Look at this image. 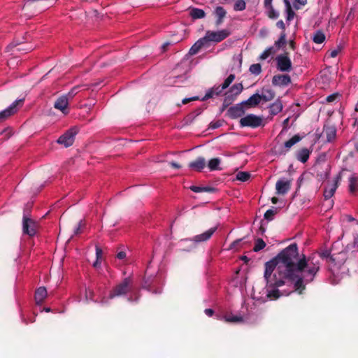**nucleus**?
<instances>
[{"label": "nucleus", "instance_id": "obj_1", "mask_svg": "<svg viewBox=\"0 0 358 358\" xmlns=\"http://www.w3.org/2000/svg\"><path fill=\"white\" fill-rule=\"evenodd\" d=\"M264 278L269 287L266 296L270 300H277L283 295L278 289L287 283L294 285V291L301 294L306 284L312 282L320 270V261L315 256L299 257L296 243L290 244L276 257L264 264Z\"/></svg>", "mask_w": 358, "mask_h": 358}, {"label": "nucleus", "instance_id": "obj_2", "mask_svg": "<svg viewBox=\"0 0 358 358\" xmlns=\"http://www.w3.org/2000/svg\"><path fill=\"white\" fill-rule=\"evenodd\" d=\"M133 280L131 277H127L124 280L116 285L109 293V299L124 296L132 290Z\"/></svg>", "mask_w": 358, "mask_h": 358}, {"label": "nucleus", "instance_id": "obj_3", "mask_svg": "<svg viewBox=\"0 0 358 358\" xmlns=\"http://www.w3.org/2000/svg\"><path fill=\"white\" fill-rule=\"evenodd\" d=\"M79 129L77 127H73L68 129L57 141L59 144L64 145L68 148L73 145L75 141V136L78 133Z\"/></svg>", "mask_w": 358, "mask_h": 358}, {"label": "nucleus", "instance_id": "obj_4", "mask_svg": "<svg viewBox=\"0 0 358 358\" xmlns=\"http://www.w3.org/2000/svg\"><path fill=\"white\" fill-rule=\"evenodd\" d=\"M239 122L241 127L257 128L264 125L262 118L254 114L247 115L242 117Z\"/></svg>", "mask_w": 358, "mask_h": 358}, {"label": "nucleus", "instance_id": "obj_5", "mask_svg": "<svg viewBox=\"0 0 358 358\" xmlns=\"http://www.w3.org/2000/svg\"><path fill=\"white\" fill-rule=\"evenodd\" d=\"M230 35L227 29H222L218 31H207L203 36L206 43L208 42L220 43Z\"/></svg>", "mask_w": 358, "mask_h": 358}, {"label": "nucleus", "instance_id": "obj_6", "mask_svg": "<svg viewBox=\"0 0 358 358\" xmlns=\"http://www.w3.org/2000/svg\"><path fill=\"white\" fill-rule=\"evenodd\" d=\"M38 227V224L36 222L24 215L22 222V231L24 234L33 237L36 234Z\"/></svg>", "mask_w": 358, "mask_h": 358}, {"label": "nucleus", "instance_id": "obj_7", "mask_svg": "<svg viewBox=\"0 0 358 358\" xmlns=\"http://www.w3.org/2000/svg\"><path fill=\"white\" fill-rule=\"evenodd\" d=\"M277 68L282 72H289L292 70V62L286 55H280L276 57Z\"/></svg>", "mask_w": 358, "mask_h": 358}, {"label": "nucleus", "instance_id": "obj_8", "mask_svg": "<svg viewBox=\"0 0 358 358\" xmlns=\"http://www.w3.org/2000/svg\"><path fill=\"white\" fill-rule=\"evenodd\" d=\"M345 171V170H342L335 178L334 184H332L329 187L325 188L324 191V199H329L334 194L337 187H338V184L342 179L343 174Z\"/></svg>", "mask_w": 358, "mask_h": 358}, {"label": "nucleus", "instance_id": "obj_9", "mask_svg": "<svg viewBox=\"0 0 358 358\" xmlns=\"http://www.w3.org/2000/svg\"><path fill=\"white\" fill-rule=\"evenodd\" d=\"M244 107H245V106L243 103V101L240 103H237L233 106H231L227 110V115L231 119H236L240 117L245 113Z\"/></svg>", "mask_w": 358, "mask_h": 358}, {"label": "nucleus", "instance_id": "obj_10", "mask_svg": "<svg viewBox=\"0 0 358 358\" xmlns=\"http://www.w3.org/2000/svg\"><path fill=\"white\" fill-rule=\"evenodd\" d=\"M69 99L65 94L58 97L54 103V108L60 110L64 115H67L69 113Z\"/></svg>", "mask_w": 358, "mask_h": 358}, {"label": "nucleus", "instance_id": "obj_11", "mask_svg": "<svg viewBox=\"0 0 358 358\" xmlns=\"http://www.w3.org/2000/svg\"><path fill=\"white\" fill-rule=\"evenodd\" d=\"M24 101V99H18L14 101L8 108L0 112V122L4 121L8 117L13 115L16 111V106L18 104H22Z\"/></svg>", "mask_w": 358, "mask_h": 358}, {"label": "nucleus", "instance_id": "obj_12", "mask_svg": "<svg viewBox=\"0 0 358 358\" xmlns=\"http://www.w3.org/2000/svg\"><path fill=\"white\" fill-rule=\"evenodd\" d=\"M292 185V180H284L280 179L278 180L275 184V189H276V193L278 194H287Z\"/></svg>", "mask_w": 358, "mask_h": 358}, {"label": "nucleus", "instance_id": "obj_13", "mask_svg": "<svg viewBox=\"0 0 358 358\" xmlns=\"http://www.w3.org/2000/svg\"><path fill=\"white\" fill-rule=\"evenodd\" d=\"M217 229V227H212L206 231L194 236L192 240L196 243L206 242L212 237L213 234L216 231Z\"/></svg>", "mask_w": 358, "mask_h": 358}, {"label": "nucleus", "instance_id": "obj_14", "mask_svg": "<svg viewBox=\"0 0 358 358\" xmlns=\"http://www.w3.org/2000/svg\"><path fill=\"white\" fill-rule=\"evenodd\" d=\"M289 83H291V78L287 74L275 75L272 79V84L276 86H287Z\"/></svg>", "mask_w": 358, "mask_h": 358}, {"label": "nucleus", "instance_id": "obj_15", "mask_svg": "<svg viewBox=\"0 0 358 358\" xmlns=\"http://www.w3.org/2000/svg\"><path fill=\"white\" fill-rule=\"evenodd\" d=\"M323 134L327 142H332L336 136V129L334 125L325 124L323 127Z\"/></svg>", "mask_w": 358, "mask_h": 358}, {"label": "nucleus", "instance_id": "obj_16", "mask_svg": "<svg viewBox=\"0 0 358 358\" xmlns=\"http://www.w3.org/2000/svg\"><path fill=\"white\" fill-rule=\"evenodd\" d=\"M206 165V162L204 157H199L194 161L189 163L188 166L196 171H201Z\"/></svg>", "mask_w": 358, "mask_h": 358}, {"label": "nucleus", "instance_id": "obj_17", "mask_svg": "<svg viewBox=\"0 0 358 358\" xmlns=\"http://www.w3.org/2000/svg\"><path fill=\"white\" fill-rule=\"evenodd\" d=\"M224 89L222 85L213 87L206 92L205 96L201 99V101H204L208 99L213 98L214 96L220 95Z\"/></svg>", "mask_w": 358, "mask_h": 358}, {"label": "nucleus", "instance_id": "obj_18", "mask_svg": "<svg viewBox=\"0 0 358 358\" xmlns=\"http://www.w3.org/2000/svg\"><path fill=\"white\" fill-rule=\"evenodd\" d=\"M214 15L216 17L215 25H221L227 15V11L222 6H217L214 10Z\"/></svg>", "mask_w": 358, "mask_h": 358}, {"label": "nucleus", "instance_id": "obj_19", "mask_svg": "<svg viewBox=\"0 0 358 358\" xmlns=\"http://www.w3.org/2000/svg\"><path fill=\"white\" fill-rule=\"evenodd\" d=\"M261 96L258 93H255L252 95L248 99L243 101L247 108H253L257 106L261 102Z\"/></svg>", "mask_w": 358, "mask_h": 358}, {"label": "nucleus", "instance_id": "obj_20", "mask_svg": "<svg viewBox=\"0 0 358 358\" xmlns=\"http://www.w3.org/2000/svg\"><path fill=\"white\" fill-rule=\"evenodd\" d=\"M47 290L45 287H40L35 292L34 299L37 304H41L47 296Z\"/></svg>", "mask_w": 358, "mask_h": 358}, {"label": "nucleus", "instance_id": "obj_21", "mask_svg": "<svg viewBox=\"0 0 358 358\" xmlns=\"http://www.w3.org/2000/svg\"><path fill=\"white\" fill-rule=\"evenodd\" d=\"M348 189L350 194H354L358 190V176L353 173L349 178Z\"/></svg>", "mask_w": 358, "mask_h": 358}, {"label": "nucleus", "instance_id": "obj_22", "mask_svg": "<svg viewBox=\"0 0 358 358\" xmlns=\"http://www.w3.org/2000/svg\"><path fill=\"white\" fill-rule=\"evenodd\" d=\"M206 42L204 38H199L189 49V54L190 55H194L197 54L200 50L206 45Z\"/></svg>", "mask_w": 358, "mask_h": 358}, {"label": "nucleus", "instance_id": "obj_23", "mask_svg": "<svg viewBox=\"0 0 358 358\" xmlns=\"http://www.w3.org/2000/svg\"><path fill=\"white\" fill-rule=\"evenodd\" d=\"M302 139V137L300 136L299 134L294 135L293 137H292L289 140L287 141L284 143V148L285 150H282V153H285L296 143L299 142Z\"/></svg>", "mask_w": 358, "mask_h": 358}, {"label": "nucleus", "instance_id": "obj_24", "mask_svg": "<svg viewBox=\"0 0 358 358\" xmlns=\"http://www.w3.org/2000/svg\"><path fill=\"white\" fill-rule=\"evenodd\" d=\"M310 151L308 148H301L296 152V158L302 163H306L310 157Z\"/></svg>", "mask_w": 358, "mask_h": 358}, {"label": "nucleus", "instance_id": "obj_25", "mask_svg": "<svg viewBox=\"0 0 358 358\" xmlns=\"http://www.w3.org/2000/svg\"><path fill=\"white\" fill-rule=\"evenodd\" d=\"M189 15L194 20L201 19L206 16L204 10L198 8L189 7Z\"/></svg>", "mask_w": 358, "mask_h": 358}, {"label": "nucleus", "instance_id": "obj_26", "mask_svg": "<svg viewBox=\"0 0 358 358\" xmlns=\"http://www.w3.org/2000/svg\"><path fill=\"white\" fill-rule=\"evenodd\" d=\"M283 108V106L282 101L278 99L274 103L270 105L269 106V113L273 116L282 111Z\"/></svg>", "mask_w": 358, "mask_h": 358}, {"label": "nucleus", "instance_id": "obj_27", "mask_svg": "<svg viewBox=\"0 0 358 358\" xmlns=\"http://www.w3.org/2000/svg\"><path fill=\"white\" fill-rule=\"evenodd\" d=\"M221 163V159L220 158H213L209 160L207 166L210 171H216L221 170L220 168V164Z\"/></svg>", "mask_w": 358, "mask_h": 358}, {"label": "nucleus", "instance_id": "obj_28", "mask_svg": "<svg viewBox=\"0 0 358 358\" xmlns=\"http://www.w3.org/2000/svg\"><path fill=\"white\" fill-rule=\"evenodd\" d=\"M261 100L269 101L274 99L275 92L271 89L264 90L263 93L260 94Z\"/></svg>", "mask_w": 358, "mask_h": 358}, {"label": "nucleus", "instance_id": "obj_29", "mask_svg": "<svg viewBox=\"0 0 358 358\" xmlns=\"http://www.w3.org/2000/svg\"><path fill=\"white\" fill-rule=\"evenodd\" d=\"M223 319H224V322H226L238 323V322H243V317L238 316V315H225L223 317Z\"/></svg>", "mask_w": 358, "mask_h": 358}, {"label": "nucleus", "instance_id": "obj_30", "mask_svg": "<svg viewBox=\"0 0 358 358\" xmlns=\"http://www.w3.org/2000/svg\"><path fill=\"white\" fill-rule=\"evenodd\" d=\"M325 40V35L324 32L321 30L317 31L313 36V41L314 43L320 44L323 43Z\"/></svg>", "mask_w": 358, "mask_h": 358}, {"label": "nucleus", "instance_id": "obj_31", "mask_svg": "<svg viewBox=\"0 0 358 358\" xmlns=\"http://www.w3.org/2000/svg\"><path fill=\"white\" fill-rule=\"evenodd\" d=\"M276 48L274 46H271L266 48L259 56L260 60L266 59L270 55L276 52Z\"/></svg>", "mask_w": 358, "mask_h": 358}, {"label": "nucleus", "instance_id": "obj_32", "mask_svg": "<svg viewBox=\"0 0 358 358\" xmlns=\"http://www.w3.org/2000/svg\"><path fill=\"white\" fill-rule=\"evenodd\" d=\"M243 90V85L241 83H236L232 85L229 90V92L232 93L234 97L241 93Z\"/></svg>", "mask_w": 358, "mask_h": 358}, {"label": "nucleus", "instance_id": "obj_33", "mask_svg": "<svg viewBox=\"0 0 358 358\" xmlns=\"http://www.w3.org/2000/svg\"><path fill=\"white\" fill-rule=\"evenodd\" d=\"M20 45H21V43L13 42L12 43H10V47L11 48H16V50L19 52H20V51L28 52V51H31V50H33V48L31 46L27 47V45H23L22 47L21 46L17 47V46H20Z\"/></svg>", "mask_w": 358, "mask_h": 358}, {"label": "nucleus", "instance_id": "obj_34", "mask_svg": "<svg viewBox=\"0 0 358 358\" xmlns=\"http://www.w3.org/2000/svg\"><path fill=\"white\" fill-rule=\"evenodd\" d=\"M286 44V34L283 31L281 33L280 36L278 41L275 42V48L277 49H280L283 47Z\"/></svg>", "mask_w": 358, "mask_h": 358}, {"label": "nucleus", "instance_id": "obj_35", "mask_svg": "<svg viewBox=\"0 0 358 358\" xmlns=\"http://www.w3.org/2000/svg\"><path fill=\"white\" fill-rule=\"evenodd\" d=\"M250 173L246 171H240L236 174V179L241 182H246L250 178Z\"/></svg>", "mask_w": 358, "mask_h": 358}, {"label": "nucleus", "instance_id": "obj_36", "mask_svg": "<svg viewBox=\"0 0 358 358\" xmlns=\"http://www.w3.org/2000/svg\"><path fill=\"white\" fill-rule=\"evenodd\" d=\"M278 213V209L276 208H273L271 209H268L264 213V219L268 221H271L273 220L274 215Z\"/></svg>", "mask_w": 358, "mask_h": 358}, {"label": "nucleus", "instance_id": "obj_37", "mask_svg": "<svg viewBox=\"0 0 358 358\" xmlns=\"http://www.w3.org/2000/svg\"><path fill=\"white\" fill-rule=\"evenodd\" d=\"M246 8V3L244 0H237L234 4V10L235 11H242Z\"/></svg>", "mask_w": 358, "mask_h": 358}, {"label": "nucleus", "instance_id": "obj_38", "mask_svg": "<svg viewBox=\"0 0 358 358\" xmlns=\"http://www.w3.org/2000/svg\"><path fill=\"white\" fill-rule=\"evenodd\" d=\"M265 246H266V243L264 241V240L262 238H259L255 241V244L253 250L255 252H259L261 250L264 249L265 248Z\"/></svg>", "mask_w": 358, "mask_h": 358}, {"label": "nucleus", "instance_id": "obj_39", "mask_svg": "<svg viewBox=\"0 0 358 358\" xmlns=\"http://www.w3.org/2000/svg\"><path fill=\"white\" fill-rule=\"evenodd\" d=\"M234 100L235 97L233 95H227L222 103V111L225 110Z\"/></svg>", "mask_w": 358, "mask_h": 358}, {"label": "nucleus", "instance_id": "obj_40", "mask_svg": "<svg viewBox=\"0 0 358 358\" xmlns=\"http://www.w3.org/2000/svg\"><path fill=\"white\" fill-rule=\"evenodd\" d=\"M284 2L287 7V20L289 21L294 18L295 13L293 11V10L292 9L289 1L288 0H284Z\"/></svg>", "mask_w": 358, "mask_h": 358}, {"label": "nucleus", "instance_id": "obj_41", "mask_svg": "<svg viewBox=\"0 0 358 358\" xmlns=\"http://www.w3.org/2000/svg\"><path fill=\"white\" fill-rule=\"evenodd\" d=\"M83 86L81 85H76L75 87H73L67 94H66L65 95L66 96H68V98L69 99V100H71L73 99V98L79 92V90L80 87H82Z\"/></svg>", "mask_w": 358, "mask_h": 358}, {"label": "nucleus", "instance_id": "obj_42", "mask_svg": "<svg viewBox=\"0 0 358 358\" xmlns=\"http://www.w3.org/2000/svg\"><path fill=\"white\" fill-rule=\"evenodd\" d=\"M266 9L268 10V17L271 19H276L278 17L279 14L273 8V5H271V6H264Z\"/></svg>", "mask_w": 358, "mask_h": 358}, {"label": "nucleus", "instance_id": "obj_43", "mask_svg": "<svg viewBox=\"0 0 358 358\" xmlns=\"http://www.w3.org/2000/svg\"><path fill=\"white\" fill-rule=\"evenodd\" d=\"M250 71L255 75H259L262 72V66L260 64H254L250 66Z\"/></svg>", "mask_w": 358, "mask_h": 358}, {"label": "nucleus", "instance_id": "obj_44", "mask_svg": "<svg viewBox=\"0 0 358 358\" xmlns=\"http://www.w3.org/2000/svg\"><path fill=\"white\" fill-rule=\"evenodd\" d=\"M235 79V75L234 74H230L224 81L222 83L223 88L227 89L230 84Z\"/></svg>", "mask_w": 358, "mask_h": 358}, {"label": "nucleus", "instance_id": "obj_45", "mask_svg": "<svg viewBox=\"0 0 358 358\" xmlns=\"http://www.w3.org/2000/svg\"><path fill=\"white\" fill-rule=\"evenodd\" d=\"M84 226H85V223H84L83 220H80L78 222V226L74 229V234L77 235V234H80L82 232V229L84 227Z\"/></svg>", "mask_w": 358, "mask_h": 358}, {"label": "nucleus", "instance_id": "obj_46", "mask_svg": "<svg viewBox=\"0 0 358 358\" xmlns=\"http://www.w3.org/2000/svg\"><path fill=\"white\" fill-rule=\"evenodd\" d=\"M338 96V93H334V94H330L327 96L326 101L329 103L333 102L334 101H335L337 99Z\"/></svg>", "mask_w": 358, "mask_h": 358}, {"label": "nucleus", "instance_id": "obj_47", "mask_svg": "<svg viewBox=\"0 0 358 358\" xmlns=\"http://www.w3.org/2000/svg\"><path fill=\"white\" fill-rule=\"evenodd\" d=\"M199 96H193V97H191V98H185V99H182V103L183 104H187V103H188L189 102H190L192 101H196V100H199Z\"/></svg>", "mask_w": 358, "mask_h": 358}, {"label": "nucleus", "instance_id": "obj_48", "mask_svg": "<svg viewBox=\"0 0 358 358\" xmlns=\"http://www.w3.org/2000/svg\"><path fill=\"white\" fill-rule=\"evenodd\" d=\"M189 189L194 192H196V193H199V192H203V189H202V187H200V186H194V185H192L189 187Z\"/></svg>", "mask_w": 358, "mask_h": 358}, {"label": "nucleus", "instance_id": "obj_49", "mask_svg": "<svg viewBox=\"0 0 358 358\" xmlns=\"http://www.w3.org/2000/svg\"><path fill=\"white\" fill-rule=\"evenodd\" d=\"M202 189H203V192H208V193H213L216 191V189L215 187H209V186L202 187Z\"/></svg>", "mask_w": 358, "mask_h": 358}, {"label": "nucleus", "instance_id": "obj_50", "mask_svg": "<svg viewBox=\"0 0 358 358\" xmlns=\"http://www.w3.org/2000/svg\"><path fill=\"white\" fill-rule=\"evenodd\" d=\"M221 125H222V123L220 121L212 122L210 124V127L211 129H215L219 128L220 127H221Z\"/></svg>", "mask_w": 358, "mask_h": 358}, {"label": "nucleus", "instance_id": "obj_51", "mask_svg": "<svg viewBox=\"0 0 358 358\" xmlns=\"http://www.w3.org/2000/svg\"><path fill=\"white\" fill-rule=\"evenodd\" d=\"M102 253V250L98 245H96V257L97 259H100L101 258Z\"/></svg>", "mask_w": 358, "mask_h": 358}, {"label": "nucleus", "instance_id": "obj_52", "mask_svg": "<svg viewBox=\"0 0 358 358\" xmlns=\"http://www.w3.org/2000/svg\"><path fill=\"white\" fill-rule=\"evenodd\" d=\"M341 48L338 47L337 49H335V50L331 51L330 57H336L338 55V53L341 52Z\"/></svg>", "mask_w": 358, "mask_h": 358}, {"label": "nucleus", "instance_id": "obj_53", "mask_svg": "<svg viewBox=\"0 0 358 358\" xmlns=\"http://www.w3.org/2000/svg\"><path fill=\"white\" fill-rule=\"evenodd\" d=\"M169 165L173 168V169H179L181 168V165L178 164L177 162H169Z\"/></svg>", "mask_w": 358, "mask_h": 358}, {"label": "nucleus", "instance_id": "obj_54", "mask_svg": "<svg viewBox=\"0 0 358 358\" xmlns=\"http://www.w3.org/2000/svg\"><path fill=\"white\" fill-rule=\"evenodd\" d=\"M126 257V252L120 251L117 254V258L119 259H124Z\"/></svg>", "mask_w": 358, "mask_h": 358}, {"label": "nucleus", "instance_id": "obj_55", "mask_svg": "<svg viewBox=\"0 0 358 358\" xmlns=\"http://www.w3.org/2000/svg\"><path fill=\"white\" fill-rule=\"evenodd\" d=\"M276 26L282 30L285 29V25L282 20H279L278 22H277Z\"/></svg>", "mask_w": 358, "mask_h": 358}, {"label": "nucleus", "instance_id": "obj_56", "mask_svg": "<svg viewBox=\"0 0 358 358\" xmlns=\"http://www.w3.org/2000/svg\"><path fill=\"white\" fill-rule=\"evenodd\" d=\"M205 313L208 316V317H211L214 314V310L211 308H206L205 310H204Z\"/></svg>", "mask_w": 358, "mask_h": 358}, {"label": "nucleus", "instance_id": "obj_57", "mask_svg": "<svg viewBox=\"0 0 358 358\" xmlns=\"http://www.w3.org/2000/svg\"><path fill=\"white\" fill-rule=\"evenodd\" d=\"M272 1L273 0H264V6H271V5H272Z\"/></svg>", "mask_w": 358, "mask_h": 358}, {"label": "nucleus", "instance_id": "obj_58", "mask_svg": "<svg viewBox=\"0 0 358 358\" xmlns=\"http://www.w3.org/2000/svg\"><path fill=\"white\" fill-rule=\"evenodd\" d=\"M296 2L299 3L301 6H304L307 3V0H294Z\"/></svg>", "mask_w": 358, "mask_h": 358}, {"label": "nucleus", "instance_id": "obj_59", "mask_svg": "<svg viewBox=\"0 0 358 358\" xmlns=\"http://www.w3.org/2000/svg\"><path fill=\"white\" fill-rule=\"evenodd\" d=\"M101 263L99 262V259H97L94 262L93 264V266L95 267V268H97L100 266Z\"/></svg>", "mask_w": 358, "mask_h": 358}, {"label": "nucleus", "instance_id": "obj_60", "mask_svg": "<svg viewBox=\"0 0 358 358\" xmlns=\"http://www.w3.org/2000/svg\"><path fill=\"white\" fill-rule=\"evenodd\" d=\"M354 245L355 247L358 245V235H356L355 237H354Z\"/></svg>", "mask_w": 358, "mask_h": 358}, {"label": "nucleus", "instance_id": "obj_61", "mask_svg": "<svg viewBox=\"0 0 358 358\" xmlns=\"http://www.w3.org/2000/svg\"><path fill=\"white\" fill-rule=\"evenodd\" d=\"M289 46L292 50L295 49V43L294 41H290L289 42Z\"/></svg>", "mask_w": 358, "mask_h": 358}, {"label": "nucleus", "instance_id": "obj_62", "mask_svg": "<svg viewBox=\"0 0 358 358\" xmlns=\"http://www.w3.org/2000/svg\"><path fill=\"white\" fill-rule=\"evenodd\" d=\"M278 201V199L277 197H272L271 199V202L273 203V204H276Z\"/></svg>", "mask_w": 358, "mask_h": 358}, {"label": "nucleus", "instance_id": "obj_63", "mask_svg": "<svg viewBox=\"0 0 358 358\" xmlns=\"http://www.w3.org/2000/svg\"><path fill=\"white\" fill-rule=\"evenodd\" d=\"M289 117H287V118H286V119L283 121L282 124H283L284 127H286V126L287 125V124H288V122H289Z\"/></svg>", "mask_w": 358, "mask_h": 358}, {"label": "nucleus", "instance_id": "obj_64", "mask_svg": "<svg viewBox=\"0 0 358 358\" xmlns=\"http://www.w3.org/2000/svg\"><path fill=\"white\" fill-rule=\"evenodd\" d=\"M355 148L357 151H358V142L355 144Z\"/></svg>", "mask_w": 358, "mask_h": 358}]
</instances>
